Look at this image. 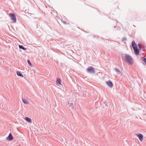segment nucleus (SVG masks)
Here are the masks:
<instances>
[{
    "instance_id": "f257e3e1",
    "label": "nucleus",
    "mask_w": 146,
    "mask_h": 146,
    "mask_svg": "<svg viewBox=\"0 0 146 146\" xmlns=\"http://www.w3.org/2000/svg\"><path fill=\"white\" fill-rule=\"evenodd\" d=\"M125 61L129 64L131 65L133 63V60L131 56L126 54L125 55Z\"/></svg>"
},
{
    "instance_id": "f03ea898",
    "label": "nucleus",
    "mask_w": 146,
    "mask_h": 146,
    "mask_svg": "<svg viewBox=\"0 0 146 146\" xmlns=\"http://www.w3.org/2000/svg\"><path fill=\"white\" fill-rule=\"evenodd\" d=\"M131 45L133 47L134 51L135 53L137 55L139 54V51L137 49V46L136 45L135 42L133 41L131 43Z\"/></svg>"
},
{
    "instance_id": "7ed1b4c3",
    "label": "nucleus",
    "mask_w": 146,
    "mask_h": 146,
    "mask_svg": "<svg viewBox=\"0 0 146 146\" xmlns=\"http://www.w3.org/2000/svg\"><path fill=\"white\" fill-rule=\"evenodd\" d=\"M87 71L91 73H94L95 72L94 68L92 66L88 67L86 69Z\"/></svg>"
},
{
    "instance_id": "20e7f679",
    "label": "nucleus",
    "mask_w": 146,
    "mask_h": 146,
    "mask_svg": "<svg viewBox=\"0 0 146 146\" xmlns=\"http://www.w3.org/2000/svg\"><path fill=\"white\" fill-rule=\"evenodd\" d=\"M9 16L11 19L13 21V22L14 23H16L17 19L15 14L11 13L9 14Z\"/></svg>"
},
{
    "instance_id": "39448f33",
    "label": "nucleus",
    "mask_w": 146,
    "mask_h": 146,
    "mask_svg": "<svg viewBox=\"0 0 146 146\" xmlns=\"http://www.w3.org/2000/svg\"><path fill=\"white\" fill-rule=\"evenodd\" d=\"M136 135L138 137L139 140L142 142L143 140V135L139 133L136 134Z\"/></svg>"
},
{
    "instance_id": "423d86ee",
    "label": "nucleus",
    "mask_w": 146,
    "mask_h": 146,
    "mask_svg": "<svg viewBox=\"0 0 146 146\" xmlns=\"http://www.w3.org/2000/svg\"><path fill=\"white\" fill-rule=\"evenodd\" d=\"M6 139L9 141H11L13 139V137L11 133L9 134L8 137Z\"/></svg>"
},
{
    "instance_id": "0eeeda50",
    "label": "nucleus",
    "mask_w": 146,
    "mask_h": 146,
    "mask_svg": "<svg viewBox=\"0 0 146 146\" xmlns=\"http://www.w3.org/2000/svg\"><path fill=\"white\" fill-rule=\"evenodd\" d=\"M106 83L110 88H112L113 86V85L110 81H108L106 82Z\"/></svg>"
},
{
    "instance_id": "6e6552de",
    "label": "nucleus",
    "mask_w": 146,
    "mask_h": 146,
    "mask_svg": "<svg viewBox=\"0 0 146 146\" xmlns=\"http://www.w3.org/2000/svg\"><path fill=\"white\" fill-rule=\"evenodd\" d=\"M25 119L29 123H32V121L31 119L28 117H26Z\"/></svg>"
},
{
    "instance_id": "1a4fd4ad",
    "label": "nucleus",
    "mask_w": 146,
    "mask_h": 146,
    "mask_svg": "<svg viewBox=\"0 0 146 146\" xmlns=\"http://www.w3.org/2000/svg\"><path fill=\"white\" fill-rule=\"evenodd\" d=\"M22 101L25 104H29V102L27 99H22Z\"/></svg>"
},
{
    "instance_id": "9d476101",
    "label": "nucleus",
    "mask_w": 146,
    "mask_h": 146,
    "mask_svg": "<svg viewBox=\"0 0 146 146\" xmlns=\"http://www.w3.org/2000/svg\"><path fill=\"white\" fill-rule=\"evenodd\" d=\"M17 74L18 76H21L22 77H23V74H22L19 71H17Z\"/></svg>"
},
{
    "instance_id": "9b49d317",
    "label": "nucleus",
    "mask_w": 146,
    "mask_h": 146,
    "mask_svg": "<svg viewBox=\"0 0 146 146\" xmlns=\"http://www.w3.org/2000/svg\"><path fill=\"white\" fill-rule=\"evenodd\" d=\"M141 60L143 61L145 64V65H146V58H144L143 57L141 58Z\"/></svg>"
},
{
    "instance_id": "f8f14e48",
    "label": "nucleus",
    "mask_w": 146,
    "mask_h": 146,
    "mask_svg": "<svg viewBox=\"0 0 146 146\" xmlns=\"http://www.w3.org/2000/svg\"><path fill=\"white\" fill-rule=\"evenodd\" d=\"M56 82L58 84H61V80L60 78H58L56 81Z\"/></svg>"
},
{
    "instance_id": "ddd939ff",
    "label": "nucleus",
    "mask_w": 146,
    "mask_h": 146,
    "mask_svg": "<svg viewBox=\"0 0 146 146\" xmlns=\"http://www.w3.org/2000/svg\"><path fill=\"white\" fill-rule=\"evenodd\" d=\"M115 70L116 71L118 72H119L120 74L121 75V71L118 69L117 68H115Z\"/></svg>"
},
{
    "instance_id": "4468645a",
    "label": "nucleus",
    "mask_w": 146,
    "mask_h": 146,
    "mask_svg": "<svg viewBox=\"0 0 146 146\" xmlns=\"http://www.w3.org/2000/svg\"><path fill=\"white\" fill-rule=\"evenodd\" d=\"M19 48H22L23 50H26V49L22 45H19Z\"/></svg>"
},
{
    "instance_id": "2eb2a0df",
    "label": "nucleus",
    "mask_w": 146,
    "mask_h": 146,
    "mask_svg": "<svg viewBox=\"0 0 146 146\" xmlns=\"http://www.w3.org/2000/svg\"><path fill=\"white\" fill-rule=\"evenodd\" d=\"M27 62H28V64L31 66H32V65L31 64V63L30 61L29 60H27Z\"/></svg>"
},
{
    "instance_id": "dca6fc26",
    "label": "nucleus",
    "mask_w": 146,
    "mask_h": 146,
    "mask_svg": "<svg viewBox=\"0 0 146 146\" xmlns=\"http://www.w3.org/2000/svg\"><path fill=\"white\" fill-rule=\"evenodd\" d=\"M73 105V104L72 103H71V104H70V107H72Z\"/></svg>"
},
{
    "instance_id": "f3484780",
    "label": "nucleus",
    "mask_w": 146,
    "mask_h": 146,
    "mask_svg": "<svg viewBox=\"0 0 146 146\" xmlns=\"http://www.w3.org/2000/svg\"><path fill=\"white\" fill-rule=\"evenodd\" d=\"M123 41H124V40H127V39L125 38H123Z\"/></svg>"
},
{
    "instance_id": "a211bd4d",
    "label": "nucleus",
    "mask_w": 146,
    "mask_h": 146,
    "mask_svg": "<svg viewBox=\"0 0 146 146\" xmlns=\"http://www.w3.org/2000/svg\"><path fill=\"white\" fill-rule=\"evenodd\" d=\"M62 22L64 24H66V22L64 21H63Z\"/></svg>"
},
{
    "instance_id": "6ab92c4d",
    "label": "nucleus",
    "mask_w": 146,
    "mask_h": 146,
    "mask_svg": "<svg viewBox=\"0 0 146 146\" xmlns=\"http://www.w3.org/2000/svg\"><path fill=\"white\" fill-rule=\"evenodd\" d=\"M138 46H139V47L141 49V47L139 44H138Z\"/></svg>"
}]
</instances>
